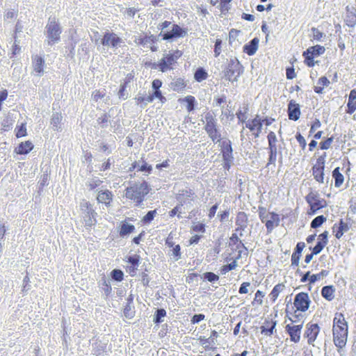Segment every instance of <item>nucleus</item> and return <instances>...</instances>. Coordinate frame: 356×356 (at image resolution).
<instances>
[{
	"label": "nucleus",
	"instance_id": "nucleus-1",
	"mask_svg": "<svg viewBox=\"0 0 356 356\" xmlns=\"http://www.w3.org/2000/svg\"><path fill=\"white\" fill-rule=\"evenodd\" d=\"M129 186L126 188L124 195L126 198L132 200L136 206H140L145 200V196L151 190L149 184L145 181H129Z\"/></svg>",
	"mask_w": 356,
	"mask_h": 356
},
{
	"label": "nucleus",
	"instance_id": "nucleus-2",
	"mask_svg": "<svg viewBox=\"0 0 356 356\" xmlns=\"http://www.w3.org/2000/svg\"><path fill=\"white\" fill-rule=\"evenodd\" d=\"M222 78L230 82H237L243 74L244 67L236 57H231L226 60V63L221 66Z\"/></svg>",
	"mask_w": 356,
	"mask_h": 356
},
{
	"label": "nucleus",
	"instance_id": "nucleus-3",
	"mask_svg": "<svg viewBox=\"0 0 356 356\" xmlns=\"http://www.w3.org/2000/svg\"><path fill=\"white\" fill-rule=\"evenodd\" d=\"M62 31V27L56 17H49L45 26L49 45L51 46L60 40Z\"/></svg>",
	"mask_w": 356,
	"mask_h": 356
},
{
	"label": "nucleus",
	"instance_id": "nucleus-4",
	"mask_svg": "<svg viewBox=\"0 0 356 356\" xmlns=\"http://www.w3.org/2000/svg\"><path fill=\"white\" fill-rule=\"evenodd\" d=\"M188 28L182 27L177 24H173L168 30L160 33L159 36L161 40L169 42L176 41L179 38H184L188 35Z\"/></svg>",
	"mask_w": 356,
	"mask_h": 356
},
{
	"label": "nucleus",
	"instance_id": "nucleus-5",
	"mask_svg": "<svg viewBox=\"0 0 356 356\" xmlns=\"http://www.w3.org/2000/svg\"><path fill=\"white\" fill-rule=\"evenodd\" d=\"M332 332L334 345L339 348L338 351L340 352V349L343 348L347 342L348 325L341 326L337 325V326H333Z\"/></svg>",
	"mask_w": 356,
	"mask_h": 356
},
{
	"label": "nucleus",
	"instance_id": "nucleus-6",
	"mask_svg": "<svg viewBox=\"0 0 356 356\" xmlns=\"http://www.w3.org/2000/svg\"><path fill=\"white\" fill-rule=\"evenodd\" d=\"M101 44L104 47H110L116 49L121 47L124 43L123 40L119 37L115 33L106 30L101 39Z\"/></svg>",
	"mask_w": 356,
	"mask_h": 356
},
{
	"label": "nucleus",
	"instance_id": "nucleus-7",
	"mask_svg": "<svg viewBox=\"0 0 356 356\" xmlns=\"http://www.w3.org/2000/svg\"><path fill=\"white\" fill-rule=\"evenodd\" d=\"M310 304L311 300L307 293L300 292L295 296L293 307L296 308V310L305 312L308 310Z\"/></svg>",
	"mask_w": 356,
	"mask_h": 356
},
{
	"label": "nucleus",
	"instance_id": "nucleus-8",
	"mask_svg": "<svg viewBox=\"0 0 356 356\" xmlns=\"http://www.w3.org/2000/svg\"><path fill=\"white\" fill-rule=\"evenodd\" d=\"M305 201L308 204H313L317 209H321L327 207V201L321 198L318 191L310 188V192L305 196Z\"/></svg>",
	"mask_w": 356,
	"mask_h": 356
},
{
	"label": "nucleus",
	"instance_id": "nucleus-9",
	"mask_svg": "<svg viewBox=\"0 0 356 356\" xmlns=\"http://www.w3.org/2000/svg\"><path fill=\"white\" fill-rule=\"evenodd\" d=\"M124 260L130 264V266L126 267V271L128 272L131 277L135 276L140 264L141 258L140 255L137 254L127 255Z\"/></svg>",
	"mask_w": 356,
	"mask_h": 356
},
{
	"label": "nucleus",
	"instance_id": "nucleus-10",
	"mask_svg": "<svg viewBox=\"0 0 356 356\" xmlns=\"http://www.w3.org/2000/svg\"><path fill=\"white\" fill-rule=\"evenodd\" d=\"M302 327L303 322L300 325L287 324L286 325L285 331L289 335L291 341L294 343L300 341Z\"/></svg>",
	"mask_w": 356,
	"mask_h": 356
},
{
	"label": "nucleus",
	"instance_id": "nucleus-11",
	"mask_svg": "<svg viewBox=\"0 0 356 356\" xmlns=\"http://www.w3.org/2000/svg\"><path fill=\"white\" fill-rule=\"evenodd\" d=\"M245 127L253 131L257 129L255 133H253L254 138H259L261 132L263 122L262 120L259 115H257L254 119L249 120L245 122Z\"/></svg>",
	"mask_w": 356,
	"mask_h": 356
},
{
	"label": "nucleus",
	"instance_id": "nucleus-12",
	"mask_svg": "<svg viewBox=\"0 0 356 356\" xmlns=\"http://www.w3.org/2000/svg\"><path fill=\"white\" fill-rule=\"evenodd\" d=\"M320 332V327L317 323H308L306 325V330L304 337L307 338L309 344H312L316 339Z\"/></svg>",
	"mask_w": 356,
	"mask_h": 356
},
{
	"label": "nucleus",
	"instance_id": "nucleus-13",
	"mask_svg": "<svg viewBox=\"0 0 356 356\" xmlns=\"http://www.w3.org/2000/svg\"><path fill=\"white\" fill-rule=\"evenodd\" d=\"M287 114L289 119L293 121H297L300 117V106L293 99L288 103Z\"/></svg>",
	"mask_w": 356,
	"mask_h": 356
},
{
	"label": "nucleus",
	"instance_id": "nucleus-14",
	"mask_svg": "<svg viewBox=\"0 0 356 356\" xmlns=\"http://www.w3.org/2000/svg\"><path fill=\"white\" fill-rule=\"evenodd\" d=\"M157 70L164 73L174 70L175 63L167 54H164L163 57L157 62Z\"/></svg>",
	"mask_w": 356,
	"mask_h": 356
},
{
	"label": "nucleus",
	"instance_id": "nucleus-15",
	"mask_svg": "<svg viewBox=\"0 0 356 356\" xmlns=\"http://www.w3.org/2000/svg\"><path fill=\"white\" fill-rule=\"evenodd\" d=\"M32 65L38 76H42L44 72L45 60L41 56H32Z\"/></svg>",
	"mask_w": 356,
	"mask_h": 356
},
{
	"label": "nucleus",
	"instance_id": "nucleus-16",
	"mask_svg": "<svg viewBox=\"0 0 356 356\" xmlns=\"http://www.w3.org/2000/svg\"><path fill=\"white\" fill-rule=\"evenodd\" d=\"M269 214L270 219L267 218L264 222L268 234L271 233L275 227L279 226L280 222L279 214L274 211L269 212Z\"/></svg>",
	"mask_w": 356,
	"mask_h": 356
},
{
	"label": "nucleus",
	"instance_id": "nucleus-17",
	"mask_svg": "<svg viewBox=\"0 0 356 356\" xmlns=\"http://www.w3.org/2000/svg\"><path fill=\"white\" fill-rule=\"evenodd\" d=\"M277 321L266 319L264 325L260 327L261 333L266 336H272L276 332Z\"/></svg>",
	"mask_w": 356,
	"mask_h": 356
},
{
	"label": "nucleus",
	"instance_id": "nucleus-18",
	"mask_svg": "<svg viewBox=\"0 0 356 356\" xmlns=\"http://www.w3.org/2000/svg\"><path fill=\"white\" fill-rule=\"evenodd\" d=\"M259 39L254 37L250 42L245 44L243 47V51L248 56H253L256 54L259 48Z\"/></svg>",
	"mask_w": 356,
	"mask_h": 356
},
{
	"label": "nucleus",
	"instance_id": "nucleus-19",
	"mask_svg": "<svg viewBox=\"0 0 356 356\" xmlns=\"http://www.w3.org/2000/svg\"><path fill=\"white\" fill-rule=\"evenodd\" d=\"M209 137L213 143L220 141L221 134L218 129V124L213 125H205L204 127Z\"/></svg>",
	"mask_w": 356,
	"mask_h": 356
},
{
	"label": "nucleus",
	"instance_id": "nucleus-20",
	"mask_svg": "<svg viewBox=\"0 0 356 356\" xmlns=\"http://www.w3.org/2000/svg\"><path fill=\"white\" fill-rule=\"evenodd\" d=\"M305 247V243L304 242H298L293 252L291 255V266H298L299 265L300 259L302 255V252L303 249Z\"/></svg>",
	"mask_w": 356,
	"mask_h": 356
},
{
	"label": "nucleus",
	"instance_id": "nucleus-21",
	"mask_svg": "<svg viewBox=\"0 0 356 356\" xmlns=\"http://www.w3.org/2000/svg\"><path fill=\"white\" fill-rule=\"evenodd\" d=\"M219 143V146L221 148L222 158L234 157V149L232 147V141L229 139H225L222 142L220 141Z\"/></svg>",
	"mask_w": 356,
	"mask_h": 356
},
{
	"label": "nucleus",
	"instance_id": "nucleus-22",
	"mask_svg": "<svg viewBox=\"0 0 356 356\" xmlns=\"http://www.w3.org/2000/svg\"><path fill=\"white\" fill-rule=\"evenodd\" d=\"M187 86V81L184 78L174 77L169 84L170 88L175 92H181L184 90Z\"/></svg>",
	"mask_w": 356,
	"mask_h": 356
},
{
	"label": "nucleus",
	"instance_id": "nucleus-23",
	"mask_svg": "<svg viewBox=\"0 0 356 356\" xmlns=\"http://www.w3.org/2000/svg\"><path fill=\"white\" fill-rule=\"evenodd\" d=\"M62 120H63V115H62L61 113L54 112L52 113L51 118L50 120V124L54 131H61L63 130Z\"/></svg>",
	"mask_w": 356,
	"mask_h": 356
},
{
	"label": "nucleus",
	"instance_id": "nucleus-24",
	"mask_svg": "<svg viewBox=\"0 0 356 356\" xmlns=\"http://www.w3.org/2000/svg\"><path fill=\"white\" fill-rule=\"evenodd\" d=\"M113 197V195L112 192L109 190L99 191L98 192V195L97 197V200L99 203H104L106 207H109L111 205V202H112Z\"/></svg>",
	"mask_w": 356,
	"mask_h": 356
},
{
	"label": "nucleus",
	"instance_id": "nucleus-25",
	"mask_svg": "<svg viewBox=\"0 0 356 356\" xmlns=\"http://www.w3.org/2000/svg\"><path fill=\"white\" fill-rule=\"evenodd\" d=\"M135 226L131 223L124 220L120 223L119 229V234L122 238H126L129 236L131 233L135 231Z\"/></svg>",
	"mask_w": 356,
	"mask_h": 356
},
{
	"label": "nucleus",
	"instance_id": "nucleus-26",
	"mask_svg": "<svg viewBox=\"0 0 356 356\" xmlns=\"http://www.w3.org/2000/svg\"><path fill=\"white\" fill-rule=\"evenodd\" d=\"M33 148V144L30 140H26L20 143L17 147L15 149V152L17 154L24 155L31 152Z\"/></svg>",
	"mask_w": 356,
	"mask_h": 356
},
{
	"label": "nucleus",
	"instance_id": "nucleus-27",
	"mask_svg": "<svg viewBox=\"0 0 356 356\" xmlns=\"http://www.w3.org/2000/svg\"><path fill=\"white\" fill-rule=\"evenodd\" d=\"M325 51V48L320 44L314 45L307 48L304 51V54L310 55L314 58L318 57L323 54Z\"/></svg>",
	"mask_w": 356,
	"mask_h": 356
},
{
	"label": "nucleus",
	"instance_id": "nucleus-28",
	"mask_svg": "<svg viewBox=\"0 0 356 356\" xmlns=\"http://www.w3.org/2000/svg\"><path fill=\"white\" fill-rule=\"evenodd\" d=\"M181 102H185L186 104V108L188 112H192L197 108V102L196 101L195 97L192 95H188L183 99H179V100Z\"/></svg>",
	"mask_w": 356,
	"mask_h": 356
},
{
	"label": "nucleus",
	"instance_id": "nucleus-29",
	"mask_svg": "<svg viewBox=\"0 0 356 356\" xmlns=\"http://www.w3.org/2000/svg\"><path fill=\"white\" fill-rule=\"evenodd\" d=\"M336 289L333 285H326L321 289V296L327 301H332L334 298Z\"/></svg>",
	"mask_w": 356,
	"mask_h": 356
},
{
	"label": "nucleus",
	"instance_id": "nucleus-30",
	"mask_svg": "<svg viewBox=\"0 0 356 356\" xmlns=\"http://www.w3.org/2000/svg\"><path fill=\"white\" fill-rule=\"evenodd\" d=\"M268 149V162L266 165V167H268L270 164H273V165L275 164L279 147H277V146L276 145H269Z\"/></svg>",
	"mask_w": 356,
	"mask_h": 356
},
{
	"label": "nucleus",
	"instance_id": "nucleus-31",
	"mask_svg": "<svg viewBox=\"0 0 356 356\" xmlns=\"http://www.w3.org/2000/svg\"><path fill=\"white\" fill-rule=\"evenodd\" d=\"M332 176L334 180V186L339 188L344 181V176L340 172V168H335L332 172Z\"/></svg>",
	"mask_w": 356,
	"mask_h": 356
},
{
	"label": "nucleus",
	"instance_id": "nucleus-32",
	"mask_svg": "<svg viewBox=\"0 0 356 356\" xmlns=\"http://www.w3.org/2000/svg\"><path fill=\"white\" fill-rule=\"evenodd\" d=\"M107 344L101 341L92 343V352L95 356H105L104 352Z\"/></svg>",
	"mask_w": 356,
	"mask_h": 356
},
{
	"label": "nucleus",
	"instance_id": "nucleus-33",
	"mask_svg": "<svg viewBox=\"0 0 356 356\" xmlns=\"http://www.w3.org/2000/svg\"><path fill=\"white\" fill-rule=\"evenodd\" d=\"M167 312L164 308H157L154 314L153 322L156 325H159L164 321Z\"/></svg>",
	"mask_w": 356,
	"mask_h": 356
},
{
	"label": "nucleus",
	"instance_id": "nucleus-34",
	"mask_svg": "<svg viewBox=\"0 0 356 356\" xmlns=\"http://www.w3.org/2000/svg\"><path fill=\"white\" fill-rule=\"evenodd\" d=\"M208 77V73L207 70L203 67H198L195 72L193 78L197 82H202L206 80Z\"/></svg>",
	"mask_w": 356,
	"mask_h": 356
},
{
	"label": "nucleus",
	"instance_id": "nucleus-35",
	"mask_svg": "<svg viewBox=\"0 0 356 356\" xmlns=\"http://www.w3.org/2000/svg\"><path fill=\"white\" fill-rule=\"evenodd\" d=\"M160 36L154 35H145V37H140L138 38V44L142 46H145L147 43H156L159 38Z\"/></svg>",
	"mask_w": 356,
	"mask_h": 356
},
{
	"label": "nucleus",
	"instance_id": "nucleus-36",
	"mask_svg": "<svg viewBox=\"0 0 356 356\" xmlns=\"http://www.w3.org/2000/svg\"><path fill=\"white\" fill-rule=\"evenodd\" d=\"M345 22L348 26L355 27L356 25V7L352 6V11L350 13H347Z\"/></svg>",
	"mask_w": 356,
	"mask_h": 356
},
{
	"label": "nucleus",
	"instance_id": "nucleus-37",
	"mask_svg": "<svg viewBox=\"0 0 356 356\" xmlns=\"http://www.w3.org/2000/svg\"><path fill=\"white\" fill-rule=\"evenodd\" d=\"M200 277L204 282L207 281L212 284L217 282L220 279L219 275L213 272L204 273Z\"/></svg>",
	"mask_w": 356,
	"mask_h": 356
},
{
	"label": "nucleus",
	"instance_id": "nucleus-38",
	"mask_svg": "<svg viewBox=\"0 0 356 356\" xmlns=\"http://www.w3.org/2000/svg\"><path fill=\"white\" fill-rule=\"evenodd\" d=\"M111 281L120 282L124 280V272L119 268H114L112 270L109 275Z\"/></svg>",
	"mask_w": 356,
	"mask_h": 356
},
{
	"label": "nucleus",
	"instance_id": "nucleus-39",
	"mask_svg": "<svg viewBox=\"0 0 356 356\" xmlns=\"http://www.w3.org/2000/svg\"><path fill=\"white\" fill-rule=\"evenodd\" d=\"M285 288V285L283 283H279L276 284L270 293L269 294V297L273 302H275L279 296L280 292H282Z\"/></svg>",
	"mask_w": 356,
	"mask_h": 356
},
{
	"label": "nucleus",
	"instance_id": "nucleus-40",
	"mask_svg": "<svg viewBox=\"0 0 356 356\" xmlns=\"http://www.w3.org/2000/svg\"><path fill=\"white\" fill-rule=\"evenodd\" d=\"M312 170V174H313L316 181L319 183H323L324 182L325 168H317V167L313 166Z\"/></svg>",
	"mask_w": 356,
	"mask_h": 356
},
{
	"label": "nucleus",
	"instance_id": "nucleus-41",
	"mask_svg": "<svg viewBox=\"0 0 356 356\" xmlns=\"http://www.w3.org/2000/svg\"><path fill=\"white\" fill-rule=\"evenodd\" d=\"M168 254L175 261H177L181 259V252L180 245L177 244L176 246H173V248L170 250Z\"/></svg>",
	"mask_w": 356,
	"mask_h": 356
},
{
	"label": "nucleus",
	"instance_id": "nucleus-42",
	"mask_svg": "<svg viewBox=\"0 0 356 356\" xmlns=\"http://www.w3.org/2000/svg\"><path fill=\"white\" fill-rule=\"evenodd\" d=\"M327 220V218L323 215H320L314 218L311 223L310 227L313 229H316L322 226V225Z\"/></svg>",
	"mask_w": 356,
	"mask_h": 356
},
{
	"label": "nucleus",
	"instance_id": "nucleus-43",
	"mask_svg": "<svg viewBox=\"0 0 356 356\" xmlns=\"http://www.w3.org/2000/svg\"><path fill=\"white\" fill-rule=\"evenodd\" d=\"M127 85L122 83H120L119 90L118 92V97L121 100H126L129 97V93L127 90Z\"/></svg>",
	"mask_w": 356,
	"mask_h": 356
},
{
	"label": "nucleus",
	"instance_id": "nucleus-44",
	"mask_svg": "<svg viewBox=\"0 0 356 356\" xmlns=\"http://www.w3.org/2000/svg\"><path fill=\"white\" fill-rule=\"evenodd\" d=\"M99 284H102L103 286L102 290L104 293V295L108 297L110 296L112 291V287L110 284V283L106 280V278L105 276H103L101 279V280L99 282Z\"/></svg>",
	"mask_w": 356,
	"mask_h": 356
},
{
	"label": "nucleus",
	"instance_id": "nucleus-45",
	"mask_svg": "<svg viewBox=\"0 0 356 356\" xmlns=\"http://www.w3.org/2000/svg\"><path fill=\"white\" fill-rule=\"evenodd\" d=\"M123 314L126 318L132 319L136 314L134 305L126 304L123 309Z\"/></svg>",
	"mask_w": 356,
	"mask_h": 356
},
{
	"label": "nucleus",
	"instance_id": "nucleus-46",
	"mask_svg": "<svg viewBox=\"0 0 356 356\" xmlns=\"http://www.w3.org/2000/svg\"><path fill=\"white\" fill-rule=\"evenodd\" d=\"M157 213L156 209L150 210L142 218L141 222L144 225H149L152 222Z\"/></svg>",
	"mask_w": 356,
	"mask_h": 356
},
{
	"label": "nucleus",
	"instance_id": "nucleus-47",
	"mask_svg": "<svg viewBox=\"0 0 356 356\" xmlns=\"http://www.w3.org/2000/svg\"><path fill=\"white\" fill-rule=\"evenodd\" d=\"M15 136L17 138H22L27 135L26 123L22 122L20 125H17L15 129Z\"/></svg>",
	"mask_w": 356,
	"mask_h": 356
},
{
	"label": "nucleus",
	"instance_id": "nucleus-48",
	"mask_svg": "<svg viewBox=\"0 0 356 356\" xmlns=\"http://www.w3.org/2000/svg\"><path fill=\"white\" fill-rule=\"evenodd\" d=\"M14 120L10 117L6 116L1 123V130L3 131H8L13 128Z\"/></svg>",
	"mask_w": 356,
	"mask_h": 356
},
{
	"label": "nucleus",
	"instance_id": "nucleus-49",
	"mask_svg": "<svg viewBox=\"0 0 356 356\" xmlns=\"http://www.w3.org/2000/svg\"><path fill=\"white\" fill-rule=\"evenodd\" d=\"M311 32L312 33V38L314 40L321 42L323 41V39L325 38L326 35L324 33L319 31L318 29L316 27H312L311 29Z\"/></svg>",
	"mask_w": 356,
	"mask_h": 356
},
{
	"label": "nucleus",
	"instance_id": "nucleus-50",
	"mask_svg": "<svg viewBox=\"0 0 356 356\" xmlns=\"http://www.w3.org/2000/svg\"><path fill=\"white\" fill-rule=\"evenodd\" d=\"M350 226L351 225L344 222L343 220L341 218L339 220L338 223L334 224V225L333 226V229H334L335 228H337L339 230L343 232V233H346L349 230Z\"/></svg>",
	"mask_w": 356,
	"mask_h": 356
},
{
	"label": "nucleus",
	"instance_id": "nucleus-51",
	"mask_svg": "<svg viewBox=\"0 0 356 356\" xmlns=\"http://www.w3.org/2000/svg\"><path fill=\"white\" fill-rule=\"evenodd\" d=\"M337 325L344 326L348 325V323L346 321L344 316L342 313H337L333 320V326Z\"/></svg>",
	"mask_w": 356,
	"mask_h": 356
},
{
	"label": "nucleus",
	"instance_id": "nucleus-52",
	"mask_svg": "<svg viewBox=\"0 0 356 356\" xmlns=\"http://www.w3.org/2000/svg\"><path fill=\"white\" fill-rule=\"evenodd\" d=\"M49 175L46 172L42 175L41 180L39 181V186H38V193L40 194V193L42 191L44 186H47L49 184Z\"/></svg>",
	"mask_w": 356,
	"mask_h": 356
},
{
	"label": "nucleus",
	"instance_id": "nucleus-53",
	"mask_svg": "<svg viewBox=\"0 0 356 356\" xmlns=\"http://www.w3.org/2000/svg\"><path fill=\"white\" fill-rule=\"evenodd\" d=\"M83 207L86 208V211L87 213V216H92L93 219L97 216V213L95 211L92 207V205L89 202H85L82 204Z\"/></svg>",
	"mask_w": 356,
	"mask_h": 356
},
{
	"label": "nucleus",
	"instance_id": "nucleus-54",
	"mask_svg": "<svg viewBox=\"0 0 356 356\" xmlns=\"http://www.w3.org/2000/svg\"><path fill=\"white\" fill-rule=\"evenodd\" d=\"M329 274V271L327 270H322L318 274H312L311 275L310 284H314L316 282L319 280L321 278L327 277Z\"/></svg>",
	"mask_w": 356,
	"mask_h": 356
},
{
	"label": "nucleus",
	"instance_id": "nucleus-55",
	"mask_svg": "<svg viewBox=\"0 0 356 356\" xmlns=\"http://www.w3.org/2000/svg\"><path fill=\"white\" fill-rule=\"evenodd\" d=\"M237 266V263H236V261L234 260L232 262L227 264V265H224L222 266L221 268H220V273L222 275H225L226 274L227 272L232 270H234L236 268V267Z\"/></svg>",
	"mask_w": 356,
	"mask_h": 356
},
{
	"label": "nucleus",
	"instance_id": "nucleus-56",
	"mask_svg": "<svg viewBox=\"0 0 356 356\" xmlns=\"http://www.w3.org/2000/svg\"><path fill=\"white\" fill-rule=\"evenodd\" d=\"M248 218L247 214L243 211L238 213L236 218V225L248 224Z\"/></svg>",
	"mask_w": 356,
	"mask_h": 356
},
{
	"label": "nucleus",
	"instance_id": "nucleus-57",
	"mask_svg": "<svg viewBox=\"0 0 356 356\" xmlns=\"http://www.w3.org/2000/svg\"><path fill=\"white\" fill-rule=\"evenodd\" d=\"M222 40L220 38H217L215 41L213 51L214 56L218 57L222 52Z\"/></svg>",
	"mask_w": 356,
	"mask_h": 356
},
{
	"label": "nucleus",
	"instance_id": "nucleus-58",
	"mask_svg": "<svg viewBox=\"0 0 356 356\" xmlns=\"http://www.w3.org/2000/svg\"><path fill=\"white\" fill-rule=\"evenodd\" d=\"M111 118V115L109 113H104L101 117H99L97 119V122L99 124L101 125L102 128H106L107 127V122H108V119Z\"/></svg>",
	"mask_w": 356,
	"mask_h": 356
},
{
	"label": "nucleus",
	"instance_id": "nucleus-59",
	"mask_svg": "<svg viewBox=\"0 0 356 356\" xmlns=\"http://www.w3.org/2000/svg\"><path fill=\"white\" fill-rule=\"evenodd\" d=\"M334 139V136H332L331 137L327 138L326 139L322 140L319 143L320 148L323 150L328 149L330 147L331 144L332 143Z\"/></svg>",
	"mask_w": 356,
	"mask_h": 356
},
{
	"label": "nucleus",
	"instance_id": "nucleus-60",
	"mask_svg": "<svg viewBox=\"0 0 356 356\" xmlns=\"http://www.w3.org/2000/svg\"><path fill=\"white\" fill-rule=\"evenodd\" d=\"M147 272H149V270L147 269V268H145L144 271L142 272V273L140 274L141 282L143 285L146 287L149 286V282L151 280L148 274L147 273Z\"/></svg>",
	"mask_w": 356,
	"mask_h": 356
},
{
	"label": "nucleus",
	"instance_id": "nucleus-61",
	"mask_svg": "<svg viewBox=\"0 0 356 356\" xmlns=\"http://www.w3.org/2000/svg\"><path fill=\"white\" fill-rule=\"evenodd\" d=\"M244 109H245L244 112H243L241 109H239L236 113L239 122H242V123L246 122V120H247L246 113L248 111V106L246 105V106L244 108Z\"/></svg>",
	"mask_w": 356,
	"mask_h": 356
},
{
	"label": "nucleus",
	"instance_id": "nucleus-62",
	"mask_svg": "<svg viewBox=\"0 0 356 356\" xmlns=\"http://www.w3.org/2000/svg\"><path fill=\"white\" fill-rule=\"evenodd\" d=\"M170 58L172 60V61L176 64L177 63V60L181 57L183 53L179 49H176L174 51H169L167 54Z\"/></svg>",
	"mask_w": 356,
	"mask_h": 356
},
{
	"label": "nucleus",
	"instance_id": "nucleus-63",
	"mask_svg": "<svg viewBox=\"0 0 356 356\" xmlns=\"http://www.w3.org/2000/svg\"><path fill=\"white\" fill-rule=\"evenodd\" d=\"M232 0H220V4L218 6L220 12L222 14H225L229 11L230 9V6L229 5V3L231 2Z\"/></svg>",
	"mask_w": 356,
	"mask_h": 356
},
{
	"label": "nucleus",
	"instance_id": "nucleus-64",
	"mask_svg": "<svg viewBox=\"0 0 356 356\" xmlns=\"http://www.w3.org/2000/svg\"><path fill=\"white\" fill-rule=\"evenodd\" d=\"M102 183V181L95 177L91 181H88L86 185L89 188V190L92 191Z\"/></svg>",
	"mask_w": 356,
	"mask_h": 356
}]
</instances>
